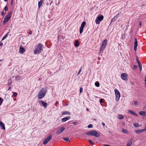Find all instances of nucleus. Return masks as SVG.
Listing matches in <instances>:
<instances>
[{"instance_id": "obj_1", "label": "nucleus", "mask_w": 146, "mask_h": 146, "mask_svg": "<svg viewBox=\"0 0 146 146\" xmlns=\"http://www.w3.org/2000/svg\"><path fill=\"white\" fill-rule=\"evenodd\" d=\"M47 92V88L46 87L42 88L38 93V98L39 99H41L45 96Z\"/></svg>"}, {"instance_id": "obj_2", "label": "nucleus", "mask_w": 146, "mask_h": 146, "mask_svg": "<svg viewBox=\"0 0 146 146\" xmlns=\"http://www.w3.org/2000/svg\"><path fill=\"white\" fill-rule=\"evenodd\" d=\"M44 45L41 43L38 44L36 46V48L34 50V53L35 54H39L43 50V47Z\"/></svg>"}, {"instance_id": "obj_3", "label": "nucleus", "mask_w": 146, "mask_h": 146, "mask_svg": "<svg viewBox=\"0 0 146 146\" xmlns=\"http://www.w3.org/2000/svg\"><path fill=\"white\" fill-rule=\"evenodd\" d=\"M86 134L88 135L94 136L97 137L100 136L99 133L94 130L86 132Z\"/></svg>"}, {"instance_id": "obj_4", "label": "nucleus", "mask_w": 146, "mask_h": 146, "mask_svg": "<svg viewBox=\"0 0 146 146\" xmlns=\"http://www.w3.org/2000/svg\"><path fill=\"white\" fill-rule=\"evenodd\" d=\"M107 44V40L106 39H104L102 42V44L100 48V53H103V50H104Z\"/></svg>"}, {"instance_id": "obj_5", "label": "nucleus", "mask_w": 146, "mask_h": 146, "mask_svg": "<svg viewBox=\"0 0 146 146\" xmlns=\"http://www.w3.org/2000/svg\"><path fill=\"white\" fill-rule=\"evenodd\" d=\"M13 11H9L7 13V14L5 17L3 21V24H5L8 22V21L11 19L12 14Z\"/></svg>"}, {"instance_id": "obj_6", "label": "nucleus", "mask_w": 146, "mask_h": 146, "mask_svg": "<svg viewBox=\"0 0 146 146\" xmlns=\"http://www.w3.org/2000/svg\"><path fill=\"white\" fill-rule=\"evenodd\" d=\"M104 17L103 15H99L96 19L95 22L97 24H99L104 19Z\"/></svg>"}, {"instance_id": "obj_7", "label": "nucleus", "mask_w": 146, "mask_h": 146, "mask_svg": "<svg viewBox=\"0 0 146 146\" xmlns=\"http://www.w3.org/2000/svg\"><path fill=\"white\" fill-rule=\"evenodd\" d=\"M115 92L116 97V100L117 102L119 99L120 97V94L119 91L117 89L115 90Z\"/></svg>"}, {"instance_id": "obj_8", "label": "nucleus", "mask_w": 146, "mask_h": 146, "mask_svg": "<svg viewBox=\"0 0 146 146\" xmlns=\"http://www.w3.org/2000/svg\"><path fill=\"white\" fill-rule=\"evenodd\" d=\"M52 136L51 135H49L45 139L43 142V144L44 145H45L52 139Z\"/></svg>"}, {"instance_id": "obj_9", "label": "nucleus", "mask_w": 146, "mask_h": 146, "mask_svg": "<svg viewBox=\"0 0 146 146\" xmlns=\"http://www.w3.org/2000/svg\"><path fill=\"white\" fill-rule=\"evenodd\" d=\"M86 25V22L85 21L83 22L81 24V26L80 28V34H81L82 33L83 30L84 29V27Z\"/></svg>"}, {"instance_id": "obj_10", "label": "nucleus", "mask_w": 146, "mask_h": 146, "mask_svg": "<svg viewBox=\"0 0 146 146\" xmlns=\"http://www.w3.org/2000/svg\"><path fill=\"white\" fill-rule=\"evenodd\" d=\"M38 103L40 106H43L45 108H47L48 105L47 103L41 100L39 101Z\"/></svg>"}, {"instance_id": "obj_11", "label": "nucleus", "mask_w": 146, "mask_h": 146, "mask_svg": "<svg viewBox=\"0 0 146 146\" xmlns=\"http://www.w3.org/2000/svg\"><path fill=\"white\" fill-rule=\"evenodd\" d=\"M127 75L126 74L124 73H122L121 75V78L124 80H127Z\"/></svg>"}, {"instance_id": "obj_12", "label": "nucleus", "mask_w": 146, "mask_h": 146, "mask_svg": "<svg viewBox=\"0 0 146 146\" xmlns=\"http://www.w3.org/2000/svg\"><path fill=\"white\" fill-rule=\"evenodd\" d=\"M65 129V128L64 127H61L60 129L58 130L56 132V133L57 134H59L62 132Z\"/></svg>"}, {"instance_id": "obj_13", "label": "nucleus", "mask_w": 146, "mask_h": 146, "mask_svg": "<svg viewBox=\"0 0 146 146\" xmlns=\"http://www.w3.org/2000/svg\"><path fill=\"white\" fill-rule=\"evenodd\" d=\"M25 49L22 47H20L19 48V52L21 54H23L25 51Z\"/></svg>"}, {"instance_id": "obj_14", "label": "nucleus", "mask_w": 146, "mask_h": 146, "mask_svg": "<svg viewBox=\"0 0 146 146\" xmlns=\"http://www.w3.org/2000/svg\"><path fill=\"white\" fill-rule=\"evenodd\" d=\"M70 116H67L63 118L62 119V120L63 122H65L67 120L70 119Z\"/></svg>"}, {"instance_id": "obj_15", "label": "nucleus", "mask_w": 146, "mask_h": 146, "mask_svg": "<svg viewBox=\"0 0 146 146\" xmlns=\"http://www.w3.org/2000/svg\"><path fill=\"white\" fill-rule=\"evenodd\" d=\"M43 3V0H41L40 1L38 2V9H40V7H41L42 5V3Z\"/></svg>"}, {"instance_id": "obj_16", "label": "nucleus", "mask_w": 146, "mask_h": 146, "mask_svg": "<svg viewBox=\"0 0 146 146\" xmlns=\"http://www.w3.org/2000/svg\"><path fill=\"white\" fill-rule=\"evenodd\" d=\"M74 45L76 47H78L79 46V42L77 40H75V43H74Z\"/></svg>"}, {"instance_id": "obj_17", "label": "nucleus", "mask_w": 146, "mask_h": 146, "mask_svg": "<svg viewBox=\"0 0 146 146\" xmlns=\"http://www.w3.org/2000/svg\"><path fill=\"white\" fill-rule=\"evenodd\" d=\"M132 143V139H131L129 142H128L126 146H131Z\"/></svg>"}, {"instance_id": "obj_18", "label": "nucleus", "mask_w": 146, "mask_h": 146, "mask_svg": "<svg viewBox=\"0 0 146 146\" xmlns=\"http://www.w3.org/2000/svg\"><path fill=\"white\" fill-rule=\"evenodd\" d=\"M128 113H130L131 114H133L135 116H137L138 115L137 113L131 110H129L128 111Z\"/></svg>"}, {"instance_id": "obj_19", "label": "nucleus", "mask_w": 146, "mask_h": 146, "mask_svg": "<svg viewBox=\"0 0 146 146\" xmlns=\"http://www.w3.org/2000/svg\"><path fill=\"white\" fill-rule=\"evenodd\" d=\"M143 132H144V131H143V129L140 130H137L135 131V133L137 134H139L140 133Z\"/></svg>"}, {"instance_id": "obj_20", "label": "nucleus", "mask_w": 146, "mask_h": 146, "mask_svg": "<svg viewBox=\"0 0 146 146\" xmlns=\"http://www.w3.org/2000/svg\"><path fill=\"white\" fill-rule=\"evenodd\" d=\"M62 115H70V113L68 111H63L62 112V113L61 114Z\"/></svg>"}, {"instance_id": "obj_21", "label": "nucleus", "mask_w": 146, "mask_h": 146, "mask_svg": "<svg viewBox=\"0 0 146 146\" xmlns=\"http://www.w3.org/2000/svg\"><path fill=\"white\" fill-rule=\"evenodd\" d=\"M145 113H146V112L145 111H140L139 112V114L140 115H141L142 116H144L145 114Z\"/></svg>"}, {"instance_id": "obj_22", "label": "nucleus", "mask_w": 146, "mask_h": 146, "mask_svg": "<svg viewBox=\"0 0 146 146\" xmlns=\"http://www.w3.org/2000/svg\"><path fill=\"white\" fill-rule=\"evenodd\" d=\"M9 33V32H8L2 38L1 40L3 41L4 40L5 38H6L8 36V34Z\"/></svg>"}, {"instance_id": "obj_23", "label": "nucleus", "mask_w": 146, "mask_h": 146, "mask_svg": "<svg viewBox=\"0 0 146 146\" xmlns=\"http://www.w3.org/2000/svg\"><path fill=\"white\" fill-rule=\"evenodd\" d=\"M0 125L2 127V129H5V126L4 125V124L2 122H0Z\"/></svg>"}, {"instance_id": "obj_24", "label": "nucleus", "mask_w": 146, "mask_h": 146, "mask_svg": "<svg viewBox=\"0 0 146 146\" xmlns=\"http://www.w3.org/2000/svg\"><path fill=\"white\" fill-rule=\"evenodd\" d=\"M134 46H137V38H134Z\"/></svg>"}, {"instance_id": "obj_25", "label": "nucleus", "mask_w": 146, "mask_h": 146, "mask_svg": "<svg viewBox=\"0 0 146 146\" xmlns=\"http://www.w3.org/2000/svg\"><path fill=\"white\" fill-rule=\"evenodd\" d=\"M95 86L97 87H98L100 86V83L98 81L96 82H95Z\"/></svg>"}, {"instance_id": "obj_26", "label": "nucleus", "mask_w": 146, "mask_h": 146, "mask_svg": "<svg viewBox=\"0 0 146 146\" xmlns=\"http://www.w3.org/2000/svg\"><path fill=\"white\" fill-rule=\"evenodd\" d=\"M62 139L64 140V141H65L67 142L69 141V138H68L63 137L62 138Z\"/></svg>"}, {"instance_id": "obj_27", "label": "nucleus", "mask_w": 146, "mask_h": 146, "mask_svg": "<svg viewBox=\"0 0 146 146\" xmlns=\"http://www.w3.org/2000/svg\"><path fill=\"white\" fill-rule=\"evenodd\" d=\"M124 117L122 115H119L118 118L119 119H123Z\"/></svg>"}, {"instance_id": "obj_28", "label": "nucleus", "mask_w": 146, "mask_h": 146, "mask_svg": "<svg viewBox=\"0 0 146 146\" xmlns=\"http://www.w3.org/2000/svg\"><path fill=\"white\" fill-rule=\"evenodd\" d=\"M133 126L135 127H139V124L138 123H135L133 124Z\"/></svg>"}, {"instance_id": "obj_29", "label": "nucleus", "mask_w": 146, "mask_h": 146, "mask_svg": "<svg viewBox=\"0 0 146 146\" xmlns=\"http://www.w3.org/2000/svg\"><path fill=\"white\" fill-rule=\"evenodd\" d=\"M136 59H137V62L138 63V65H140V64H141V63L140 62V61L139 59L137 57Z\"/></svg>"}, {"instance_id": "obj_30", "label": "nucleus", "mask_w": 146, "mask_h": 146, "mask_svg": "<svg viewBox=\"0 0 146 146\" xmlns=\"http://www.w3.org/2000/svg\"><path fill=\"white\" fill-rule=\"evenodd\" d=\"M116 19L114 17L111 20V21L110 23V25L112 22H114Z\"/></svg>"}, {"instance_id": "obj_31", "label": "nucleus", "mask_w": 146, "mask_h": 146, "mask_svg": "<svg viewBox=\"0 0 146 146\" xmlns=\"http://www.w3.org/2000/svg\"><path fill=\"white\" fill-rule=\"evenodd\" d=\"M3 99L1 97H0V106L1 105L3 102Z\"/></svg>"}, {"instance_id": "obj_32", "label": "nucleus", "mask_w": 146, "mask_h": 146, "mask_svg": "<svg viewBox=\"0 0 146 146\" xmlns=\"http://www.w3.org/2000/svg\"><path fill=\"white\" fill-rule=\"evenodd\" d=\"M88 141L89 142V143L91 144V145H94V143L93 142V141L90 139L88 140Z\"/></svg>"}, {"instance_id": "obj_33", "label": "nucleus", "mask_w": 146, "mask_h": 146, "mask_svg": "<svg viewBox=\"0 0 146 146\" xmlns=\"http://www.w3.org/2000/svg\"><path fill=\"white\" fill-rule=\"evenodd\" d=\"M93 127V125L92 124H90L88 126V128H92Z\"/></svg>"}, {"instance_id": "obj_34", "label": "nucleus", "mask_w": 146, "mask_h": 146, "mask_svg": "<svg viewBox=\"0 0 146 146\" xmlns=\"http://www.w3.org/2000/svg\"><path fill=\"white\" fill-rule=\"evenodd\" d=\"M59 0H56V5H57L59 4Z\"/></svg>"}, {"instance_id": "obj_35", "label": "nucleus", "mask_w": 146, "mask_h": 146, "mask_svg": "<svg viewBox=\"0 0 146 146\" xmlns=\"http://www.w3.org/2000/svg\"><path fill=\"white\" fill-rule=\"evenodd\" d=\"M138 102L137 101H135L134 103V105L135 106H137L138 105Z\"/></svg>"}, {"instance_id": "obj_36", "label": "nucleus", "mask_w": 146, "mask_h": 146, "mask_svg": "<svg viewBox=\"0 0 146 146\" xmlns=\"http://www.w3.org/2000/svg\"><path fill=\"white\" fill-rule=\"evenodd\" d=\"M17 93L14 92L13 95V96L14 97H15L17 96Z\"/></svg>"}, {"instance_id": "obj_37", "label": "nucleus", "mask_w": 146, "mask_h": 146, "mask_svg": "<svg viewBox=\"0 0 146 146\" xmlns=\"http://www.w3.org/2000/svg\"><path fill=\"white\" fill-rule=\"evenodd\" d=\"M11 84V80H8V85H10Z\"/></svg>"}, {"instance_id": "obj_38", "label": "nucleus", "mask_w": 146, "mask_h": 146, "mask_svg": "<svg viewBox=\"0 0 146 146\" xmlns=\"http://www.w3.org/2000/svg\"><path fill=\"white\" fill-rule=\"evenodd\" d=\"M83 90V88L82 87H80V93H82V92Z\"/></svg>"}, {"instance_id": "obj_39", "label": "nucleus", "mask_w": 146, "mask_h": 146, "mask_svg": "<svg viewBox=\"0 0 146 146\" xmlns=\"http://www.w3.org/2000/svg\"><path fill=\"white\" fill-rule=\"evenodd\" d=\"M122 132L125 133H127V131L125 129H123L122 130Z\"/></svg>"}, {"instance_id": "obj_40", "label": "nucleus", "mask_w": 146, "mask_h": 146, "mask_svg": "<svg viewBox=\"0 0 146 146\" xmlns=\"http://www.w3.org/2000/svg\"><path fill=\"white\" fill-rule=\"evenodd\" d=\"M8 8L7 6H6L4 7V10L6 11L8 10Z\"/></svg>"}, {"instance_id": "obj_41", "label": "nucleus", "mask_w": 146, "mask_h": 146, "mask_svg": "<svg viewBox=\"0 0 146 146\" xmlns=\"http://www.w3.org/2000/svg\"><path fill=\"white\" fill-rule=\"evenodd\" d=\"M119 13L117 15H116L114 17L116 19H117L119 17Z\"/></svg>"}, {"instance_id": "obj_42", "label": "nucleus", "mask_w": 146, "mask_h": 146, "mask_svg": "<svg viewBox=\"0 0 146 146\" xmlns=\"http://www.w3.org/2000/svg\"><path fill=\"white\" fill-rule=\"evenodd\" d=\"M138 67V66L136 65H134L133 66V68L134 69H136Z\"/></svg>"}, {"instance_id": "obj_43", "label": "nucleus", "mask_w": 146, "mask_h": 146, "mask_svg": "<svg viewBox=\"0 0 146 146\" xmlns=\"http://www.w3.org/2000/svg\"><path fill=\"white\" fill-rule=\"evenodd\" d=\"M139 67L140 70L141 71L142 70V64H140V65H139Z\"/></svg>"}, {"instance_id": "obj_44", "label": "nucleus", "mask_w": 146, "mask_h": 146, "mask_svg": "<svg viewBox=\"0 0 146 146\" xmlns=\"http://www.w3.org/2000/svg\"><path fill=\"white\" fill-rule=\"evenodd\" d=\"M5 14V13H4L3 11H2L1 12V15H3V16H4Z\"/></svg>"}, {"instance_id": "obj_45", "label": "nucleus", "mask_w": 146, "mask_h": 146, "mask_svg": "<svg viewBox=\"0 0 146 146\" xmlns=\"http://www.w3.org/2000/svg\"><path fill=\"white\" fill-rule=\"evenodd\" d=\"M99 102L100 104L102 103L103 102V99H101L100 100Z\"/></svg>"}, {"instance_id": "obj_46", "label": "nucleus", "mask_w": 146, "mask_h": 146, "mask_svg": "<svg viewBox=\"0 0 146 146\" xmlns=\"http://www.w3.org/2000/svg\"><path fill=\"white\" fill-rule=\"evenodd\" d=\"M137 46H134V50L135 51H136L137 50Z\"/></svg>"}, {"instance_id": "obj_47", "label": "nucleus", "mask_w": 146, "mask_h": 146, "mask_svg": "<svg viewBox=\"0 0 146 146\" xmlns=\"http://www.w3.org/2000/svg\"><path fill=\"white\" fill-rule=\"evenodd\" d=\"M144 81H145V87L146 88V74L145 75V79Z\"/></svg>"}, {"instance_id": "obj_48", "label": "nucleus", "mask_w": 146, "mask_h": 146, "mask_svg": "<svg viewBox=\"0 0 146 146\" xmlns=\"http://www.w3.org/2000/svg\"><path fill=\"white\" fill-rule=\"evenodd\" d=\"M72 123L74 125H76L77 124V121H74Z\"/></svg>"}, {"instance_id": "obj_49", "label": "nucleus", "mask_w": 146, "mask_h": 146, "mask_svg": "<svg viewBox=\"0 0 146 146\" xmlns=\"http://www.w3.org/2000/svg\"><path fill=\"white\" fill-rule=\"evenodd\" d=\"M81 68H82V67H81ZM81 70H81V68L80 69V70H79V72H78V74H79L80 73V72H81Z\"/></svg>"}, {"instance_id": "obj_50", "label": "nucleus", "mask_w": 146, "mask_h": 146, "mask_svg": "<svg viewBox=\"0 0 146 146\" xmlns=\"http://www.w3.org/2000/svg\"><path fill=\"white\" fill-rule=\"evenodd\" d=\"M3 45V43L2 42H1V41L0 42V46H2Z\"/></svg>"}, {"instance_id": "obj_51", "label": "nucleus", "mask_w": 146, "mask_h": 146, "mask_svg": "<svg viewBox=\"0 0 146 146\" xmlns=\"http://www.w3.org/2000/svg\"><path fill=\"white\" fill-rule=\"evenodd\" d=\"M143 130L144 131H146V126H145V128L144 129H143Z\"/></svg>"}, {"instance_id": "obj_52", "label": "nucleus", "mask_w": 146, "mask_h": 146, "mask_svg": "<svg viewBox=\"0 0 146 146\" xmlns=\"http://www.w3.org/2000/svg\"><path fill=\"white\" fill-rule=\"evenodd\" d=\"M32 31H30L29 33V34L30 35H31L32 34Z\"/></svg>"}, {"instance_id": "obj_53", "label": "nucleus", "mask_w": 146, "mask_h": 146, "mask_svg": "<svg viewBox=\"0 0 146 146\" xmlns=\"http://www.w3.org/2000/svg\"><path fill=\"white\" fill-rule=\"evenodd\" d=\"M58 101H56V103H55L54 104L56 106V105L58 104Z\"/></svg>"}, {"instance_id": "obj_54", "label": "nucleus", "mask_w": 146, "mask_h": 146, "mask_svg": "<svg viewBox=\"0 0 146 146\" xmlns=\"http://www.w3.org/2000/svg\"><path fill=\"white\" fill-rule=\"evenodd\" d=\"M101 124L103 126H104L105 125V124L103 122H102L101 123Z\"/></svg>"}, {"instance_id": "obj_55", "label": "nucleus", "mask_w": 146, "mask_h": 146, "mask_svg": "<svg viewBox=\"0 0 146 146\" xmlns=\"http://www.w3.org/2000/svg\"><path fill=\"white\" fill-rule=\"evenodd\" d=\"M141 21H140L139 22V26H141Z\"/></svg>"}, {"instance_id": "obj_56", "label": "nucleus", "mask_w": 146, "mask_h": 146, "mask_svg": "<svg viewBox=\"0 0 146 146\" xmlns=\"http://www.w3.org/2000/svg\"><path fill=\"white\" fill-rule=\"evenodd\" d=\"M104 146H110V145L107 144H104Z\"/></svg>"}, {"instance_id": "obj_57", "label": "nucleus", "mask_w": 146, "mask_h": 146, "mask_svg": "<svg viewBox=\"0 0 146 146\" xmlns=\"http://www.w3.org/2000/svg\"><path fill=\"white\" fill-rule=\"evenodd\" d=\"M13 1L12 0L11 2V5H12L13 4Z\"/></svg>"}, {"instance_id": "obj_58", "label": "nucleus", "mask_w": 146, "mask_h": 146, "mask_svg": "<svg viewBox=\"0 0 146 146\" xmlns=\"http://www.w3.org/2000/svg\"><path fill=\"white\" fill-rule=\"evenodd\" d=\"M52 3V1H51V2L50 3V5H51V3Z\"/></svg>"}, {"instance_id": "obj_59", "label": "nucleus", "mask_w": 146, "mask_h": 146, "mask_svg": "<svg viewBox=\"0 0 146 146\" xmlns=\"http://www.w3.org/2000/svg\"><path fill=\"white\" fill-rule=\"evenodd\" d=\"M86 110H87V111H89V109H88V108H86Z\"/></svg>"}, {"instance_id": "obj_60", "label": "nucleus", "mask_w": 146, "mask_h": 146, "mask_svg": "<svg viewBox=\"0 0 146 146\" xmlns=\"http://www.w3.org/2000/svg\"><path fill=\"white\" fill-rule=\"evenodd\" d=\"M5 1L7 2L8 0H4Z\"/></svg>"}, {"instance_id": "obj_61", "label": "nucleus", "mask_w": 146, "mask_h": 146, "mask_svg": "<svg viewBox=\"0 0 146 146\" xmlns=\"http://www.w3.org/2000/svg\"><path fill=\"white\" fill-rule=\"evenodd\" d=\"M68 105V104H66V106H67V105Z\"/></svg>"}, {"instance_id": "obj_62", "label": "nucleus", "mask_w": 146, "mask_h": 146, "mask_svg": "<svg viewBox=\"0 0 146 146\" xmlns=\"http://www.w3.org/2000/svg\"><path fill=\"white\" fill-rule=\"evenodd\" d=\"M145 116L146 117V113L145 114Z\"/></svg>"}, {"instance_id": "obj_63", "label": "nucleus", "mask_w": 146, "mask_h": 146, "mask_svg": "<svg viewBox=\"0 0 146 146\" xmlns=\"http://www.w3.org/2000/svg\"><path fill=\"white\" fill-rule=\"evenodd\" d=\"M47 5H48V3H47Z\"/></svg>"}, {"instance_id": "obj_64", "label": "nucleus", "mask_w": 146, "mask_h": 146, "mask_svg": "<svg viewBox=\"0 0 146 146\" xmlns=\"http://www.w3.org/2000/svg\"><path fill=\"white\" fill-rule=\"evenodd\" d=\"M109 133H111V132H110Z\"/></svg>"}]
</instances>
